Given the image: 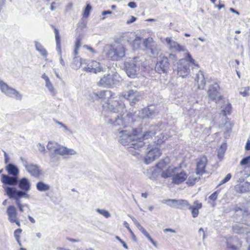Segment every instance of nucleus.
Segmentation results:
<instances>
[{"label":"nucleus","instance_id":"f257e3e1","mask_svg":"<svg viewBox=\"0 0 250 250\" xmlns=\"http://www.w3.org/2000/svg\"><path fill=\"white\" fill-rule=\"evenodd\" d=\"M120 142L123 146L139 149L145 146V140L151 139L156 134L154 131H146L142 134V128H127L125 130L118 129Z\"/></svg>","mask_w":250,"mask_h":250},{"label":"nucleus","instance_id":"f03ea898","mask_svg":"<svg viewBox=\"0 0 250 250\" xmlns=\"http://www.w3.org/2000/svg\"><path fill=\"white\" fill-rule=\"evenodd\" d=\"M99 99L105 100L107 102L103 106L106 108L110 112L118 113L122 111L125 107V105L120 101L115 100V94L110 90H101L95 94Z\"/></svg>","mask_w":250,"mask_h":250},{"label":"nucleus","instance_id":"7ed1b4c3","mask_svg":"<svg viewBox=\"0 0 250 250\" xmlns=\"http://www.w3.org/2000/svg\"><path fill=\"white\" fill-rule=\"evenodd\" d=\"M161 176L164 178L171 177L172 183L174 185H180L187 180L188 174L186 171L182 169V166L171 167H168L162 171Z\"/></svg>","mask_w":250,"mask_h":250},{"label":"nucleus","instance_id":"20e7f679","mask_svg":"<svg viewBox=\"0 0 250 250\" xmlns=\"http://www.w3.org/2000/svg\"><path fill=\"white\" fill-rule=\"evenodd\" d=\"M177 57L173 54H169L168 57L161 54L155 65V70L159 73H167L170 68V63L174 64L177 61Z\"/></svg>","mask_w":250,"mask_h":250},{"label":"nucleus","instance_id":"39448f33","mask_svg":"<svg viewBox=\"0 0 250 250\" xmlns=\"http://www.w3.org/2000/svg\"><path fill=\"white\" fill-rule=\"evenodd\" d=\"M3 189L5 194L9 198H13L16 201V205L20 212L23 211V205H22L20 199L22 197H27L28 195L24 192L17 191V190L13 187H3Z\"/></svg>","mask_w":250,"mask_h":250},{"label":"nucleus","instance_id":"423d86ee","mask_svg":"<svg viewBox=\"0 0 250 250\" xmlns=\"http://www.w3.org/2000/svg\"><path fill=\"white\" fill-rule=\"evenodd\" d=\"M208 164L207 157L205 155H202L196 160V167L195 172L196 175L202 176L207 173L206 169Z\"/></svg>","mask_w":250,"mask_h":250},{"label":"nucleus","instance_id":"0eeeda50","mask_svg":"<svg viewBox=\"0 0 250 250\" xmlns=\"http://www.w3.org/2000/svg\"><path fill=\"white\" fill-rule=\"evenodd\" d=\"M0 89L2 92L10 97L15 98L18 100L22 99L21 94L1 81H0Z\"/></svg>","mask_w":250,"mask_h":250},{"label":"nucleus","instance_id":"6e6552de","mask_svg":"<svg viewBox=\"0 0 250 250\" xmlns=\"http://www.w3.org/2000/svg\"><path fill=\"white\" fill-rule=\"evenodd\" d=\"M161 150L158 147H153L147 153L144 158V162L146 164H149L159 158L162 155Z\"/></svg>","mask_w":250,"mask_h":250},{"label":"nucleus","instance_id":"1a4fd4ad","mask_svg":"<svg viewBox=\"0 0 250 250\" xmlns=\"http://www.w3.org/2000/svg\"><path fill=\"white\" fill-rule=\"evenodd\" d=\"M220 86L217 83L211 85L208 91V97L216 103L223 99V96L219 94Z\"/></svg>","mask_w":250,"mask_h":250},{"label":"nucleus","instance_id":"9d476101","mask_svg":"<svg viewBox=\"0 0 250 250\" xmlns=\"http://www.w3.org/2000/svg\"><path fill=\"white\" fill-rule=\"evenodd\" d=\"M8 219L11 223H15L18 227L21 226V223L18 217V212L16 208L13 205L8 207L6 209Z\"/></svg>","mask_w":250,"mask_h":250},{"label":"nucleus","instance_id":"9b49d317","mask_svg":"<svg viewBox=\"0 0 250 250\" xmlns=\"http://www.w3.org/2000/svg\"><path fill=\"white\" fill-rule=\"evenodd\" d=\"M83 69L86 72L95 74L103 71V68L101 63L96 61L89 62L87 66L85 67Z\"/></svg>","mask_w":250,"mask_h":250},{"label":"nucleus","instance_id":"f8f14e48","mask_svg":"<svg viewBox=\"0 0 250 250\" xmlns=\"http://www.w3.org/2000/svg\"><path fill=\"white\" fill-rule=\"evenodd\" d=\"M140 64L135 62H129L126 65V73L128 77L134 78L137 76V72L140 70Z\"/></svg>","mask_w":250,"mask_h":250},{"label":"nucleus","instance_id":"ddd939ff","mask_svg":"<svg viewBox=\"0 0 250 250\" xmlns=\"http://www.w3.org/2000/svg\"><path fill=\"white\" fill-rule=\"evenodd\" d=\"M0 180L3 184V187H7V185L15 186L18 183V179L16 176H10L4 174L1 175Z\"/></svg>","mask_w":250,"mask_h":250},{"label":"nucleus","instance_id":"4468645a","mask_svg":"<svg viewBox=\"0 0 250 250\" xmlns=\"http://www.w3.org/2000/svg\"><path fill=\"white\" fill-rule=\"evenodd\" d=\"M177 71L178 75L182 77H185L189 74V66L185 64V60L180 59L179 61Z\"/></svg>","mask_w":250,"mask_h":250},{"label":"nucleus","instance_id":"2eb2a0df","mask_svg":"<svg viewBox=\"0 0 250 250\" xmlns=\"http://www.w3.org/2000/svg\"><path fill=\"white\" fill-rule=\"evenodd\" d=\"M123 96L126 99L130 101L132 103H135L139 100V94L137 91L130 90L124 92Z\"/></svg>","mask_w":250,"mask_h":250},{"label":"nucleus","instance_id":"dca6fc26","mask_svg":"<svg viewBox=\"0 0 250 250\" xmlns=\"http://www.w3.org/2000/svg\"><path fill=\"white\" fill-rule=\"evenodd\" d=\"M56 154L60 155H72L76 153L75 151L72 149H69L65 146L60 145L58 146L54 152Z\"/></svg>","mask_w":250,"mask_h":250},{"label":"nucleus","instance_id":"f3484780","mask_svg":"<svg viewBox=\"0 0 250 250\" xmlns=\"http://www.w3.org/2000/svg\"><path fill=\"white\" fill-rule=\"evenodd\" d=\"M166 202L171 205L173 207L179 209H182L185 206L188 205V202L184 200L168 199L166 200Z\"/></svg>","mask_w":250,"mask_h":250},{"label":"nucleus","instance_id":"a211bd4d","mask_svg":"<svg viewBox=\"0 0 250 250\" xmlns=\"http://www.w3.org/2000/svg\"><path fill=\"white\" fill-rule=\"evenodd\" d=\"M18 186L22 192L26 193L30 189V184L28 180L26 178H22L20 181H18Z\"/></svg>","mask_w":250,"mask_h":250},{"label":"nucleus","instance_id":"6ab92c4d","mask_svg":"<svg viewBox=\"0 0 250 250\" xmlns=\"http://www.w3.org/2000/svg\"><path fill=\"white\" fill-rule=\"evenodd\" d=\"M165 41L167 43L170 45L171 49H173L177 51H182L185 50L184 47L181 45L179 43L176 42L172 41L171 39L169 37L166 38Z\"/></svg>","mask_w":250,"mask_h":250},{"label":"nucleus","instance_id":"aec40b11","mask_svg":"<svg viewBox=\"0 0 250 250\" xmlns=\"http://www.w3.org/2000/svg\"><path fill=\"white\" fill-rule=\"evenodd\" d=\"M202 208V204L198 200L195 201L193 206H190L189 209L191 210L192 217L195 218L199 214V210Z\"/></svg>","mask_w":250,"mask_h":250},{"label":"nucleus","instance_id":"412c9836","mask_svg":"<svg viewBox=\"0 0 250 250\" xmlns=\"http://www.w3.org/2000/svg\"><path fill=\"white\" fill-rule=\"evenodd\" d=\"M114 51L117 57V61L125 56V49L123 44H120L116 47L114 46Z\"/></svg>","mask_w":250,"mask_h":250},{"label":"nucleus","instance_id":"4be33fe9","mask_svg":"<svg viewBox=\"0 0 250 250\" xmlns=\"http://www.w3.org/2000/svg\"><path fill=\"white\" fill-rule=\"evenodd\" d=\"M26 169L31 175L34 177H38L41 174V171L37 166L29 165L26 166Z\"/></svg>","mask_w":250,"mask_h":250},{"label":"nucleus","instance_id":"5701e85b","mask_svg":"<svg viewBox=\"0 0 250 250\" xmlns=\"http://www.w3.org/2000/svg\"><path fill=\"white\" fill-rule=\"evenodd\" d=\"M170 163V158L168 157H166L159 161L156 165V167L158 169L164 171L163 169L168 166Z\"/></svg>","mask_w":250,"mask_h":250},{"label":"nucleus","instance_id":"b1692460","mask_svg":"<svg viewBox=\"0 0 250 250\" xmlns=\"http://www.w3.org/2000/svg\"><path fill=\"white\" fill-rule=\"evenodd\" d=\"M5 169L9 175L18 177L19 170L18 167L14 165L9 164L6 166Z\"/></svg>","mask_w":250,"mask_h":250},{"label":"nucleus","instance_id":"393cba45","mask_svg":"<svg viewBox=\"0 0 250 250\" xmlns=\"http://www.w3.org/2000/svg\"><path fill=\"white\" fill-rule=\"evenodd\" d=\"M42 77L45 80V85L49 91L53 95H55V89L48 76L45 73H43L42 75Z\"/></svg>","mask_w":250,"mask_h":250},{"label":"nucleus","instance_id":"a878e982","mask_svg":"<svg viewBox=\"0 0 250 250\" xmlns=\"http://www.w3.org/2000/svg\"><path fill=\"white\" fill-rule=\"evenodd\" d=\"M105 57L110 61H117V57L114 51V46L110 45L109 48L105 52Z\"/></svg>","mask_w":250,"mask_h":250},{"label":"nucleus","instance_id":"bb28decb","mask_svg":"<svg viewBox=\"0 0 250 250\" xmlns=\"http://www.w3.org/2000/svg\"><path fill=\"white\" fill-rule=\"evenodd\" d=\"M197 81L198 88L200 89H204L206 86V81L203 74L198 75L197 77Z\"/></svg>","mask_w":250,"mask_h":250},{"label":"nucleus","instance_id":"cd10ccee","mask_svg":"<svg viewBox=\"0 0 250 250\" xmlns=\"http://www.w3.org/2000/svg\"><path fill=\"white\" fill-rule=\"evenodd\" d=\"M52 27L54 30L57 48L58 50L61 51V38H60V36L59 35V31L54 26H52Z\"/></svg>","mask_w":250,"mask_h":250},{"label":"nucleus","instance_id":"c85d7f7f","mask_svg":"<svg viewBox=\"0 0 250 250\" xmlns=\"http://www.w3.org/2000/svg\"><path fill=\"white\" fill-rule=\"evenodd\" d=\"M111 78L109 75L104 76L99 81V84L104 87H106L110 84Z\"/></svg>","mask_w":250,"mask_h":250},{"label":"nucleus","instance_id":"c756f323","mask_svg":"<svg viewBox=\"0 0 250 250\" xmlns=\"http://www.w3.org/2000/svg\"><path fill=\"white\" fill-rule=\"evenodd\" d=\"M137 227L139 229V230L146 236V237L150 241V242L151 243H152L153 244H155L154 240L151 237L149 233L139 223H137Z\"/></svg>","mask_w":250,"mask_h":250},{"label":"nucleus","instance_id":"7c9ffc66","mask_svg":"<svg viewBox=\"0 0 250 250\" xmlns=\"http://www.w3.org/2000/svg\"><path fill=\"white\" fill-rule=\"evenodd\" d=\"M154 42L153 39L151 37H148L143 42L144 45L145 47L150 49L152 50V47L153 46V44Z\"/></svg>","mask_w":250,"mask_h":250},{"label":"nucleus","instance_id":"2f4dec72","mask_svg":"<svg viewBox=\"0 0 250 250\" xmlns=\"http://www.w3.org/2000/svg\"><path fill=\"white\" fill-rule=\"evenodd\" d=\"M37 188L40 191H46L49 189V186L42 182L37 184Z\"/></svg>","mask_w":250,"mask_h":250},{"label":"nucleus","instance_id":"473e14b6","mask_svg":"<svg viewBox=\"0 0 250 250\" xmlns=\"http://www.w3.org/2000/svg\"><path fill=\"white\" fill-rule=\"evenodd\" d=\"M22 230L21 229H16L14 232V237L20 246H21V235L22 233Z\"/></svg>","mask_w":250,"mask_h":250},{"label":"nucleus","instance_id":"72a5a7b5","mask_svg":"<svg viewBox=\"0 0 250 250\" xmlns=\"http://www.w3.org/2000/svg\"><path fill=\"white\" fill-rule=\"evenodd\" d=\"M183 59L185 60V62L188 61L192 65H194L197 67H199L198 64L195 63V60L192 58L191 55L188 52L186 53V58Z\"/></svg>","mask_w":250,"mask_h":250},{"label":"nucleus","instance_id":"f704fd0d","mask_svg":"<svg viewBox=\"0 0 250 250\" xmlns=\"http://www.w3.org/2000/svg\"><path fill=\"white\" fill-rule=\"evenodd\" d=\"M82 39L81 38H78L76 39L75 43V48L74 53L75 55H77L78 53V51L81 45Z\"/></svg>","mask_w":250,"mask_h":250},{"label":"nucleus","instance_id":"c9c22d12","mask_svg":"<svg viewBox=\"0 0 250 250\" xmlns=\"http://www.w3.org/2000/svg\"><path fill=\"white\" fill-rule=\"evenodd\" d=\"M37 50L40 52V53L44 57H46L47 55V52L45 49L40 44L36 45Z\"/></svg>","mask_w":250,"mask_h":250},{"label":"nucleus","instance_id":"e433bc0d","mask_svg":"<svg viewBox=\"0 0 250 250\" xmlns=\"http://www.w3.org/2000/svg\"><path fill=\"white\" fill-rule=\"evenodd\" d=\"M58 144L54 142H49L47 145V148L49 150L53 151L54 152Z\"/></svg>","mask_w":250,"mask_h":250},{"label":"nucleus","instance_id":"4c0bfd02","mask_svg":"<svg viewBox=\"0 0 250 250\" xmlns=\"http://www.w3.org/2000/svg\"><path fill=\"white\" fill-rule=\"evenodd\" d=\"M91 10V6L89 4H87L83 11V17L84 18H88L89 15Z\"/></svg>","mask_w":250,"mask_h":250},{"label":"nucleus","instance_id":"58836bf2","mask_svg":"<svg viewBox=\"0 0 250 250\" xmlns=\"http://www.w3.org/2000/svg\"><path fill=\"white\" fill-rule=\"evenodd\" d=\"M117 125H122L124 128H126V126L125 125V121L122 118H117L114 123V125L116 126Z\"/></svg>","mask_w":250,"mask_h":250},{"label":"nucleus","instance_id":"ea45409f","mask_svg":"<svg viewBox=\"0 0 250 250\" xmlns=\"http://www.w3.org/2000/svg\"><path fill=\"white\" fill-rule=\"evenodd\" d=\"M224 112V114L225 115L230 114L231 111V105L230 104H228L225 106L224 109L223 110Z\"/></svg>","mask_w":250,"mask_h":250},{"label":"nucleus","instance_id":"a19ab883","mask_svg":"<svg viewBox=\"0 0 250 250\" xmlns=\"http://www.w3.org/2000/svg\"><path fill=\"white\" fill-rule=\"evenodd\" d=\"M231 175L230 173H228L226 176L220 182V183L219 184V186H220L221 185H223L227 182H228L231 178Z\"/></svg>","mask_w":250,"mask_h":250},{"label":"nucleus","instance_id":"79ce46f5","mask_svg":"<svg viewBox=\"0 0 250 250\" xmlns=\"http://www.w3.org/2000/svg\"><path fill=\"white\" fill-rule=\"evenodd\" d=\"M218 195V192L216 191L209 196V199L211 201H214L217 199Z\"/></svg>","mask_w":250,"mask_h":250},{"label":"nucleus","instance_id":"37998d69","mask_svg":"<svg viewBox=\"0 0 250 250\" xmlns=\"http://www.w3.org/2000/svg\"><path fill=\"white\" fill-rule=\"evenodd\" d=\"M98 211L100 214H101L102 215H103L106 218H108L110 216L109 213L108 212V211H107L106 210H104V209L98 210Z\"/></svg>","mask_w":250,"mask_h":250},{"label":"nucleus","instance_id":"c03bdc74","mask_svg":"<svg viewBox=\"0 0 250 250\" xmlns=\"http://www.w3.org/2000/svg\"><path fill=\"white\" fill-rule=\"evenodd\" d=\"M250 160V156H248V157L243 159L241 161L240 164L242 165H247L249 163Z\"/></svg>","mask_w":250,"mask_h":250},{"label":"nucleus","instance_id":"a18cd8bd","mask_svg":"<svg viewBox=\"0 0 250 250\" xmlns=\"http://www.w3.org/2000/svg\"><path fill=\"white\" fill-rule=\"evenodd\" d=\"M197 178H190V177L188 179V183L189 184L191 185H193L195 182L197 181Z\"/></svg>","mask_w":250,"mask_h":250},{"label":"nucleus","instance_id":"49530a36","mask_svg":"<svg viewBox=\"0 0 250 250\" xmlns=\"http://www.w3.org/2000/svg\"><path fill=\"white\" fill-rule=\"evenodd\" d=\"M128 6L131 8H134L136 7L137 4L136 2L134 1H131L128 3Z\"/></svg>","mask_w":250,"mask_h":250},{"label":"nucleus","instance_id":"de8ad7c7","mask_svg":"<svg viewBox=\"0 0 250 250\" xmlns=\"http://www.w3.org/2000/svg\"><path fill=\"white\" fill-rule=\"evenodd\" d=\"M84 47L86 48L87 50H89L92 53H95V50L91 47L87 45H84Z\"/></svg>","mask_w":250,"mask_h":250},{"label":"nucleus","instance_id":"09e8293b","mask_svg":"<svg viewBox=\"0 0 250 250\" xmlns=\"http://www.w3.org/2000/svg\"><path fill=\"white\" fill-rule=\"evenodd\" d=\"M124 225L127 229V230H128L129 232L131 231L132 230L129 227V224L127 222H126L125 221L124 222Z\"/></svg>","mask_w":250,"mask_h":250},{"label":"nucleus","instance_id":"8fccbe9b","mask_svg":"<svg viewBox=\"0 0 250 250\" xmlns=\"http://www.w3.org/2000/svg\"><path fill=\"white\" fill-rule=\"evenodd\" d=\"M129 233L132 238V239H133V240H134L135 241H137V238H136V235L134 234V233H133V232L132 231V230H131V231H129Z\"/></svg>","mask_w":250,"mask_h":250},{"label":"nucleus","instance_id":"3c124183","mask_svg":"<svg viewBox=\"0 0 250 250\" xmlns=\"http://www.w3.org/2000/svg\"><path fill=\"white\" fill-rule=\"evenodd\" d=\"M136 20V18L134 17V16H132L130 21H127V23H131L132 22H134Z\"/></svg>","mask_w":250,"mask_h":250},{"label":"nucleus","instance_id":"603ef678","mask_svg":"<svg viewBox=\"0 0 250 250\" xmlns=\"http://www.w3.org/2000/svg\"><path fill=\"white\" fill-rule=\"evenodd\" d=\"M164 142H165L164 136H162V139H161L160 140H158L157 141V144L160 145V144L163 143Z\"/></svg>","mask_w":250,"mask_h":250},{"label":"nucleus","instance_id":"864d4df0","mask_svg":"<svg viewBox=\"0 0 250 250\" xmlns=\"http://www.w3.org/2000/svg\"><path fill=\"white\" fill-rule=\"evenodd\" d=\"M4 155H5V163L6 164L8 163L9 161V158L7 155V154L6 153H4Z\"/></svg>","mask_w":250,"mask_h":250},{"label":"nucleus","instance_id":"5fc2aeb1","mask_svg":"<svg viewBox=\"0 0 250 250\" xmlns=\"http://www.w3.org/2000/svg\"><path fill=\"white\" fill-rule=\"evenodd\" d=\"M55 5H56V3L55 2H52L51 4V6H50V9L51 10H54L56 7H55Z\"/></svg>","mask_w":250,"mask_h":250},{"label":"nucleus","instance_id":"6e6d98bb","mask_svg":"<svg viewBox=\"0 0 250 250\" xmlns=\"http://www.w3.org/2000/svg\"><path fill=\"white\" fill-rule=\"evenodd\" d=\"M111 13H112V12L111 11L107 10V11H104L102 13V14L103 15H105L106 14H111Z\"/></svg>","mask_w":250,"mask_h":250},{"label":"nucleus","instance_id":"4d7b16f0","mask_svg":"<svg viewBox=\"0 0 250 250\" xmlns=\"http://www.w3.org/2000/svg\"><path fill=\"white\" fill-rule=\"evenodd\" d=\"M168 231H169L171 232H175V231L174 230L172 229H164L165 232H168Z\"/></svg>","mask_w":250,"mask_h":250},{"label":"nucleus","instance_id":"13d9d810","mask_svg":"<svg viewBox=\"0 0 250 250\" xmlns=\"http://www.w3.org/2000/svg\"><path fill=\"white\" fill-rule=\"evenodd\" d=\"M28 219L29 220V221L32 223H35V221L33 217H32L30 216H28Z\"/></svg>","mask_w":250,"mask_h":250},{"label":"nucleus","instance_id":"bf43d9fd","mask_svg":"<svg viewBox=\"0 0 250 250\" xmlns=\"http://www.w3.org/2000/svg\"><path fill=\"white\" fill-rule=\"evenodd\" d=\"M246 149L247 150H250V142L248 141L247 143L246 146Z\"/></svg>","mask_w":250,"mask_h":250},{"label":"nucleus","instance_id":"052dcab7","mask_svg":"<svg viewBox=\"0 0 250 250\" xmlns=\"http://www.w3.org/2000/svg\"><path fill=\"white\" fill-rule=\"evenodd\" d=\"M229 10L231 12H233L234 13L236 14L237 15H239V13L238 12H237V11H236L235 9H234L233 8H230L229 9Z\"/></svg>","mask_w":250,"mask_h":250},{"label":"nucleus","instance_id":"680f3d73","mask_svg":"<svg viewBox=\"0 0 250 250\" xmlns=\"http://www.w3.org/2000/svg\"><path fill=\"white\" fill-rule=\"evenodd\" d=\"M219 10L221 9L222 8H223L225 7L224 4H220L219 3L218 5L216 6Z\"/></svg>","mask_w":250,"mask_h":250},{"label":"nucleus","instance_id":"e2e57ef3","mask_svg":"<svg viewBox=\"0 0 250 250\" xmlns=\"http://www.w3.org/2000/svg\"><path fill=\"white\" fill-rule=\"evenodd\" d=\"M121 243L122 244L123 247L126 249H128V247L126 245V244H125V243L123 240V241L121 242Z\"/></svg>","mask_w":250,"mask_h":250},{"label":"nucleus","instance_id":"0e129e2a","mask_svg":"<svg viewBox=\"0 0 250 250\" xmlns=\"http://www.w3.org/2000/svg\"><path fill=\"white\" fill-rule=\"evenodd\" d=\"M147 195L148 194L146 192L142 193V196L144 198H146L147 197Z\"/></svg>","mask_w":250,"mask_h":250},{"label":"nucleus","instance_id":"69168bd1","mask_svg":"<svg viewBox=\"0 0 250 250\" xmlns=\"http://www.w3.org/2000/svg\"><path fill=\"white\" fill-rule=\"evenodd\" d=\"M57 250H69L61 248V247H58V248H57Z\"/></svg>","mask_w":250,"mask_h":250},{"label":"nucleus","instance_id":"338daca9","mask_svg":"<svg viewBox=\"0 0 250 250\" xmlns=\"http://www.w3.org/2000/svg\"><path fill=\"white\" fill-rule=\"evenodd\" d=\"M36 236H37L38 237L40 238V237H41V236H42V234H41V233H40V232L37 233H36Z\"/></svg>","mask_w":250,"mask_h":250},{"label":"nucleus","instance_id":"774afa93","mask_svg":"<svg viewBox=\"0 0 250 250\" xmlns=\"http://www.w3.org/2000/svg\"><path fill=\"white\" fill-rule=\"evenodd\" d=\"M116 238L119 241H120L121 243L123 241V240L121 239L118 236H116Z\"/></svg>","mask_w":250,"mask_h":250}]
</instances>
